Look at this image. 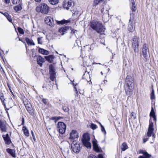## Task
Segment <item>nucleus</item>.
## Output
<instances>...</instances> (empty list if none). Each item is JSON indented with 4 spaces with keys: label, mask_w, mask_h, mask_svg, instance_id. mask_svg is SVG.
<instances>
[{
    "label": "nucleus",
    "mask_w": 158,
    "mask_h": 158,
    "mask_svg": "<svg viewBox=\"0 0 158 158\" xmlns=\"http://www.w3.org/2000/svg\"><path fill=\"white\" fill-rule=\"evenodd\" d=\"M126 81L127 82V89H125V92L127 95H130L133 92V80L130 76H127L126 79Z\"/></svg>",
    "instance_id": "f257e3e1"
},
{
    "label": "nucleus",
    "mask_w": 158,
    "mask_h": 158,
    "mask_svg": "<svg viewBox=\"0 0 158 158\" xmlns=\"http://www.w3.org/2000/svg\"><path fill=\"white\" fill-rule=\"evenodd\" d=\"M90 27L97 32L99 33L102 31L103 29V26L102 23L99 21L93 20L90 23Z\"/></svg>",
    "instance_id": "f03ea898"
},
{
    "label": "nucleus",
    "mask_w": 158,
    "mask_h": 158,
    "mask_svg": "<svg viewBox=\"0 0 158 158\" xmlns=\"http://www.w3.org/2000/svg\"><path fill=\"white\" fill-rule=\"evenodd\" d=\"M49 7L45 3L41 4L37 6L36 10L38 12H40L43 14H47L48 13Z\"/></svg>",
    "instance_id": "7ed1b4c3"
},
{
    "label": "nucleus",
    "mask_w": 158,
    "mask_h": 158,
    "mask_svg": "<svg viewBox=\"0 0 158 158\" xmlns=\"http://www.w3.org/2000/svg\"><path fill=\"white\" fill-rule=\"evenodd\" d=\"M139 38L136 36H134L132 39V48L135 53L139 51Z\"/></svg>",
    "instance_id": "20e7f679"
},
{
    "label": "nucleus",
    "mask_w": 158,
    "mask_h": 158,
    "mask_svg": "<svg viewBox=\"0 0 158 158\" xmlns=\"http://www.w3.org/2000/svg\"><path fill=\"white\" fill-rule=\"evenodd\" d=\"M83 138L82 139V142L84 145L87 148H91V145L89 142L90 136L89 134L85 133L83 135Z\"/></svg>",
    "instance_id": "39448f33"
},
{
    "label": "nucleus",
    "mask_w": 158,
    "mask_h": 158,
    "mask_svg": "<svg viewBox=\"0 0 158 158\" xmlns=\"http://www.w3.org/2000/svg\"><path fill=\"white\" fill-rule=\"evenodd\" d=\"M57 127V130L60 133L63 134L65 133L66 129V125L64 123L59 122Z\"/></svg>",
    "instance_id": "423d86ee"
},
{
    "label": "nucleus",
    "mask_w": 158,
    "mask_h": 158,
    "mask_svg": "<svg viewBox=\"0 0 158 158\" xmlns=\"http://www.w3.org/2000/svg\"><path fill=\"white\" fill-rule=\"evenodd\" d=\"M71 148L73 151L76 153H79L80 150V147L78 142L73 141L71 144Z\"/></svg>",
    "instance_id": "0eeeda50"
},
{
    "label": "nucleus",
    "mask_w": 158,
    "mask_h": 158,
    "mask_svg": "<svg viewBox=\"0 0 158 158\" xmlns=\"http://www.w3.org/2000/svg\"><path fill=\"white\" fill-rule=\"evenodd\" d=\"M55 69V67L53 65L51 64L49 66L50 78L52 81H54L56 78V73Z\"/></svg>",
    "instance_id": "6e6552de"
},
{
    "label": "nucleus",
    "mask_w": 158,
    "mask_h": 158,
    "mask_svg": "<svg viewBox=\"0 0 158 158\" xmlns=\"http://www.w3.org/2000/svg\"><path fill=\"white\" fill-rule=\"evenodd\" d=\"M148 45L146 43L143 44L142 49V52L145 61H147L148 56V55L147 50L148 49Z\"/></svg>",
    "instance_id": "1a4fd4ad"
},
{
    "label": "nucleus",
    "mask_w": 158,
    "mask_h": 158,
    "mask_svg": "<svg viewBox=\"0 0 158 158\" xmlns=\"http://www.w3.org/2000/svg\"><path fill=\"white\" fill-rule=\"evenodd\" d=\"M139 153L143 154V156H140L138 158H151L152 156L148 154L146 151L140 150L139 151Z\"/></svg>",
    "instance_id": "9d476101"
},
{
    "label": "nucleus",
    "mask_w": 158,
    "mask_h": 158,
    "mask_svg": "<svg viewBox=\"0 0 158 158\" xmlns=\"http://www.w3.org/2000/svg\"><path fill=\"white\" fill-rule=\"evenodd\" d=\"M153 123L152 122H150L147 133V136L148 137L151 136L152 134L153 133Z\"/></svg>",
    "instance_id": "9b49d317"
},
{
    "label": "nucleus",
    "mask_w": 158,
    "mask_h": 158,
    "mask_svg": "<svg viewBox=\"0 0 158 158\" xmlns=\"http://www.w3.org/2000/svg\"><path fill=\"white\" fill-rule=\"evenodd\" d=\"M72 3L73 1L72 0H69L67 2H65L63 3V6L64 8H66L67 10H69L70 7L72 6Z\"/></svg>",
    "instance_id": "f8f14e48"
},
{
    "label": "nucleus",
    "mask_w": 158,
    "mask_h": 158,
    "mask_svg": "<svg viewBox=\"0 0 158 158\" xmlns=\"http://www.w3.org/2000/svg\"><path fill=\"white\" fill-rule=\"evenodd\" d=\"M69 139H73L75 138H77L79 136L77 131L74 130H73L70 134Z\"/></svg>",
    "instance_id": "ddd939ff"
},
{
    "label": "nucleus",
    "mask_w": 158,
    "mask_h": 158,
    "mask_svg": "<svg viewBox=\"0 0 158 158\" xmlns=\"http://www.w3.org/2000/svg\"><path fill=\"white\" fill-rule=\"evenodd\" d=\"M2 137L5 141L6 144L9 145L11 143V141L8 134H6V135H3Z\"/></svg>",
    "instance_id": "4468645a"
},
{
    "label": "nucleus",
    "mask_w": 158,
    "mask_h": 158,
    "mask_svg": "<svg viewBox=\"0 0 158 158\" xmlns=\"http://www.w3.org/2000/svg\"><path fill=\"white\" fill-rule=\"evenodd\" d=\"M37 60L38 64L40 66H42V63L45 61L44 58L39 55L37 56Z\"/></svg>",
    "instance_id": "2eb2a0df"
},
{
    "label": "nucleus",
    "mask_w": 158,
    "mask_h": 158,
    "mask_svg": "<svg viewBox=\"0 0 158 158\" xmlns=\"http://www.w3.org/2000/svg\"><path fill=\"white\" fill-rule=\"evenodd\" d=\"M93 144V148L94 150L97 152H99L100 151V149L99 148L96 140H93L92 142Z\"/></svg>",
    "instance_id": "dca6fc26"
},
{
    "label": "nucleus",
    "mask_w": 158,
    "mask_h": 158,
    "mask_svg": "<svg viewBox=\"0 0 158 158\" xmlns=\"http://www.w3.org/2000/svg\"><path fill=\"white\" fill-rule=\"evenodd\" d=\"M0 128L1 130L2 131H6V123L5 122L0 120Z\"/></svg>",
    "instance_id": "f3484780"
},
{
    "label": "nucleus",
    "mask_w": 158,
    "mask_h": 158,
    "mask_svg": "<svg viewBox=\"0 0 158 158\" xmlns=\"http://www.w3.org/2000/svg\"><path fill=\"white\" fill-rule=\"evenodd\" d=\"M25 107L27 111L31 114L32 115L34 114L33 110L32 109V108L31 105L30 103H28V104L26 105Z\"/></svg>",
    "instance_id": "a211bd4d"
},
{
    "label": "nucleus",
    "mask_w": 158,
    "mask_h": 158,
    "mask_svg": "<svg viewBox=\"0 0 158 158\" xmlns=\"http://www.w3.org/2000/svg\"><path fill=\"white\" fill-rule=\"evenodd\" d=\"M6 151L13 157H16L15 151L14 149L8 148L6 149Z\"/></svg>",
    "instance_id": "6ab92c4d"
},
{
    "label": "nucleus",
    "mask_w": 158,
    "mask_h": 158,
    "mask_svg": "<svg viewBox=\"0 0 158 158\" xmlns=\"http://www.w3.org/2000/svg\"><path fill=\"white\" fill-rule=\"evenodd\" d=\"M0 13L5 16L9 22L11 23L12 22V20L11 17V16L8 13L6 12L3 13L1 12L0 11Z\"/></svg>",
    "instance_id": "aec40b11"
},
{
    "label": "nucleus",
    "mask_w": 158,
    "mask_h": 158,
    "mask_svg": "<svg viewBox=\"0 0 158 158\" xmlns=\"http://www.w3.org/2000/svg\"><path fill=\"white\" fill-rule=\"evenodd\" d=\"M7 104L10 108L12 107L14 105V103L12 98L10 97L9 98Z\"/></svg>",
    "instance_id": "412c9836"
},
{
    "label": "nucleus",
    "mask_w": 158,
    "mask_h": 158,
    "mask_svg": "<svg viewBox=\"0 0 158 158\" xmlns=\"http://www.w3.org/2000/svg\"><path fill=\"white\" fill-rule=\"evenodd\" d=\"M150 116L152 117L153 118L154 121H156V119L155 113L152 106L151 108V111L150 113Z\"/></svg>",
    "instance_id": "4be33fe9"
},
{
    "label": "nucleus",
    "mask_w": 158,
    "mask_h": 158,
    "mask_svg": "<svg viewBox=\"0 0 158 158\" xmlns=\"http://www.w3.org/2000/svg\"><path fill=\"white\" fill-rule=\"evenodd\" d=\"M0 99L3 105H4L5 107H6V104L5 101L6 100V98H5L4 94L3 93H0Z\"/></svg>",
    "instance_id": "5701e85b"
},
{
    "label": "nucleus",
    "mask_w": 158,
    "mask_h": 158,
    "mask_svg": "<svg viewBox=\"0 0 158 158\" xmlns=\"http://www.w3.org/2000/svg\"><path fill=\"white\" fill-rule=\"evenodd\" d=\"M45 59L48 62L51 63L53 61V59L54 58V56L53 55H50L48 56L44 57Z\"/></svg>",
    "instance_id": "b1692460"
},
{
    "label": "nucleus",
    "mask_w": 158,
    "mask_h": 158,
    "mask_svg": "<svg viewBox=\"0 0 158 158\" xmlns=\"http://www.w3.org/2000/svg\"><path fill=\"white\" fill-rule=\"evenodd\" d=\"M49 19H51L50 16L46 17L45 19V23L48 24V25H49L50 27H52V24L51 23V22H49Z\"/></svg>",
    "instance_id": "393cba45"
},
{
    "label": "nucleus",
    "mask_w": 158,
    "mask_h": 158,
    "mask_svg": "<svg viewBox=\"0 0 158 158\" xmlns=\"http://www.w3.org/2000/svg\"><path fill=\"white\" fill-rule=\"evenodd\" d=\"M39 52L41 53L44 55H47L49 53V52L47 50H46L44 49L39 48Z\"/></svg>",
    "instance_id": "a878e982"
},
{
    "label": "nucleus",
    "mask_w": 158,
    "mask_h": 158,
    "mask_svg": "<svg viewBox=\"0 0 158 158\" xmlns=\"http://www.w3.org/2000/svg\"><path fill=\"white\" fill-rule=\"evenodd\" d=\"M25 40L28 45H35V43L33 42V41L29 38L26 37L25 38Z\"/></svg>",
    "instance_id": "bb28decb"
},
{
    "label": "nucleus",
    "mask_w": 158,
    "mask_h": 158,
    "mask_svg": "<svg viewBox=\"0 0 158 158\" xmlns=\"http://www.w3.org/2000/svg\"><path fill=\"white\" fill-rule=\"evenodd\" d=\"M55 21H56V23L58 24H63L64 23H69L70 22V20H63L61 21H57L56 20H55Z\"/></svg>",
    "instance_id": "cd10ccee"
},
{
    "label": "nucleus",
    "mask_w": 158,
    "mask_h": 158,
    "mask_svg": "<svg viewBox=\"0 0 158 158\" xmlns=\"http://www.w3.org/2000/svg\"><path fill=\"white\" fill-rule=\"evenodd\" d=\"M131 10L133 11H135L136 10L135 9V5L134 0H131Z\"/></svg>",
    "instance_id": "c85d7f7f"
},
{
    "label": "nucleus",
    "mask_w": 158,
    "mask_h": 158,
    "mask_svg": "<svg viewBox=\"0 0 158 158\" xmlns=\"http://www.w3.org/2000/svg\"><path fill=\"white\" fill-rule=\"evenodd\" d=\"M127 148L128 146L126 143L124 142L122 144L121 149L122 151H124Z\"/></svg>",
    "instance_id": "c756f323"
},
{
    "label": "nucleus",
    "mask_w": 158,
    "mask_h": 158,
    "mask_svg": "<svg viewBox=\"0 0 158 158\" xmlns=\"http://www.w3.org/2000/svg\"><path fill=\"white\" fill-rule=\"evenodd\" d=\"M88 158H103V157L102 155L101 154L98 155V157L94 155L91 154L88 156Z\"/></svg>",
    "instance_id": "7c9ffc66"
},
{
    "label": "nucleus",
    "mask_w": 158,
    "mask_h": 158,
    "mask_svg": "<svg viewBox=\"0 0 158 158\" xmlns=\"http://www.w3.org/2000/svg\"><path fill=\"white\" fill-rule=\"evenodd\" d=\"M19 4V5H17L14 7V10L16 12L21 10L22 9V7L20 4V3Z\"/></svg>",
    "instance_id": "2f4dec72"
},
{
    "label": "nucleus",
    "mask_w": 158,
    "mask_h": 158,
    "mask_svg": "<svg viewBox=\"0 0 158 158\" xmlns=\"http://www.w3.org/2000/svg\"><path fill=\"white\" fill-rule=\"evenodd\" d=\"M23 131L24 133V135L26 136H29V132H28V131L26 127H23Z\"/></svg>",
    "instance_id": "473e14b6"
},
{
    "label": "nucleus",
    "mask_w": 158,
    "mask_h": 158,
    "mask_svg": "<svg viewBox=\"0 0 158 158\" xmlns=\"http://www.w3.org/2000/svg\"><path fill=\"white\" fill-rule=\"evenodd\" d=\"M134 28L133 27L132 25H128V29L129 31L132 32L134 30Z\"/></svg>",
    "instance_id": "72a5a7b5"
},
{
    "label": "nucleus",
    "mask_w": 158,
    "mask_h": 158,
    "mask_svg": "<svg viewBox=\"0 0 158 158\" xmlns=\"http://www.w3.org/2000/svg\"><path fill=\"white\" fill-rule=\"evenodd\" d=\"M49 1L51 4L55 5L58 3L59 0H49Z\"/></svg>",
    "instance_id": "f704fd0d"
},
{
    "label": "nucleus",
    "mask_w": 158,
    "mask_h": 158,
    "mask_svg": "<svg viewBox=\"0 0 158 158\" xmlns=\"http://www.w3.org/2000/svg\"><path fill=\"white\" fill-rule=\"evenodd\" d=\"M13 4H20L21 2V0H11Z\"/></svg>",
    "instance_id": "c9c22d12"
},
{
    "label": "nucleus",
    "mask_w": 158,
    "mask_h": 158,
    "mask_svg": "<svg viewBox=\"0 0 158 158\" xmlns=\"http://www.w3.org/2000/svg\"><path fill=\"white\" fill-rule=\"evenodd\" d=\"M155 98L154 95V91L153 89H152V92L151 94V99H154Z\"/></svg>",
    "instance_id": "e433bc0d"
},
{
    "label": "nucleus",
    "mask_w": 158,
    "mask_h": 158,
    "mask_svg": "<svg viewBox=\"0 0 158 158\" xmlns=\"http://www.w3.org/2000/svg\"><path fill=\"white\" fill-rule=\"evenodd\" d=\"M62 28H64V29H63V31L64 32H66V31H67V30H69L70 28V29H72V28L69 26H65L64 27H62Z\"/></svg>",
    "instance_id": "4c0bfd02"
},
{
    "label": "nucleus",
    "mask_w": 158,
    "mask_h": 158,
    "mask_svg": "<svg viewBox=\"0 0 158 158\" xmlns=\"http://www.w3.org/2000/svg\"><path fill=\"white\" fill-rule=\"evenodd\" d=\"M103 1V0H94V5H97L98 4Z\"/></svg>",
    "instance_id": "58836bf2"
},
{
    "label": "nucleus",
    "mask_w": 158,
    "mask_h": 158,
    "mask_svg": "<svg viewBox=\"0 0 158 158\" xmlns=\"http://www.w3.org/2000/svg\"><path fill=\"white\" fill-rule=\"evenodd\" d=\"M18 31L19 33L21 34H23L24 33V31L20 27H18L17 28Z\"/></svg>",
    "instance_id": "ea45409f"
},
{
    "label": "nucleus",
    "mask_w": 158,
    "mask_h": 158,
    "mask_svg": "<svg viewBox=\"0 0 158 158\" xmlns=\"http://www.w3.org/2000/svg\"><path fill=\"white\" fill-rule=\"evenodd\" d=\"M60 118V117H54L52 118V119L55 120V122L56 123V121H58Z\"/></svg>",
    "instance_id": "a19ab883"
},
{
    "label": "nucleus",
    "mask_w": 158,
    "mask_h": 158,
    "mask_svg": "<svg viewBox=\"0 0 158 158\" xmlns=\"http://www.w3.org/2000/svg\"><path fill=\"white\" fill-rule=\"evenodd\" d=\"M91 127L92 129L94 130L97 128V126L94 123H91Z\"/></svg>",
    "instance_id": "79ce46f5"
},
{
    "label": "nucleus",
    "mask_w": 158,
    "mask_h": 158,
    "mask_svg": "<svg viewBox=\"0 0 158 158\" xmlns=\"http://www.w3.org/2000/svg\"><path fill=\"white\" fill-rule=\"evenodd\" d=\"M101 131L105 135L106 134V132L104 127L102 125H101Z\"/></svg>",
    "instance_id": "37998d69"
},
{
    "label": "nucleus",
    "mask_w": 158,
    "mask_h": 158,
    "mask_svg": "<svg viewBox=\"0 0 158 158\" xmlns=\"http://www.w3.org/2000/svg\"><path fill=\"white\" fill-rule=\"evenodd\" d=\"M42 37H39L37 39L38 43V44H42Z\"/></svg>",
    "instance_id": "c03bdc74"
},
{
    "label": "nucleus",
    "mask_w": 158,
    "mask_h": 158,
    "mask_svg": "<svg viewBox=\"0 0 158 158\" xmlns=\"http://www.w3.org/2000/svg\"><path fill=\"white\" fill-rule=\"evenodd\" d=\"M63 109L65 112H67L69 111V109L66 106H63Z\"/></svg>",
    "instance_id": "a18cd8bd"
},
{
    "label": "nucleus",
    "mask_w": 158,
    "mask_h": 158,
    "mask_svg": "<svg viewBox=\"0 0 158 158\" xmlns=\"http://www.w3.org/2000/svg\"><path fill=\"white\" fill-rule=\"evenodd\" d=\"M63 29H64V28H60L59 29V32L62 35H63L64 34V31H63Z\"/></svg>",
    "instance_id": "49530a36"
},
{
    "label": "nucleus",
    "mask_w": 158,
    "mask_h": 158,
    "mask_svg": "<svg viewBox=\"0 0 158 158\" xmlns=\"http://www.w3.org/2000/svg\"><path fill=\"white\" fill-rule=\"evenodd\" d=\"M71 30V33L74 34L75 36L77 37L76 33L77 32V30L72 29Z\"/></svg>",
    "instance_id": "de8ad7c7"
},
{
    "label": "nucleus",
    "mask_w": 158,
    "mask_h": 158,
    "mask_svg": "<svg viewBox=\"0 0 158 158\" xmlns=\"http://www.w3.org/2000/svg\"><path fill=\"white\" fill-rule=\"evenodd\" d=\"M143 143H145L148 140V138H147L146 136H145V137L143 138Z\"/></svg>",
    "instance_id": "09e8293b"
},
{
    "label": "nucleus",
    "mask_w": 158,
    "mask_h": 158,
    "mask_svg": "<svg viewBox=\"0 0 158 158\" xmlns=\"http://www.w3.org/2000/svg\"><path fill=\"white\" fill-rule=\"evenodd\" d=\"M23 103L24 105L25 106L27 105L28 104V103H30V102L26 100L23 101Z\"/></svg>",
    "instance_id": "8fccbe9b"
},
{
    "label": "nucleus",
    "mask_w": 158,
    "mask_h": 158,
    "mask_svg": "<svg viewBox=\"0 0 158 158\" xmlns=\"http://www.w3.org/2000/svg\"><path fill=\"white\" fill-rule=\"evenodd\" d=\"M131 115L132 117L134 119L135 118H136V114H135L134 112H132L131 114Z\"/></svg>",
    "instance_id": "3c124183"
},
{
    "label": "nucleus",
    "mask_w": 158,
    "mask_h": 158,
    "mask_svg": "<svg viewBox=\"0 0 158 158\" xmlns=\"http://www.w3.org/2000/svg\"><path fill=\"white\" fill-rule=\"evenodd\" d=\"M54 21L53 19L51 18V19H49V22H51L53 26L54 25Z\"/></svg>",
    "instance_id": "603ef678"
},
{
    "label": "nucleus",
    "mask_w": 158,
    "mask_h": 158,
    "mask_svg": "<svg viewBox=\"0 0 158 158\" xmlns=\"http://www.w3.org/2000/svg\"><path fill=\"white\" fill-rule=\"evenodd\" d=\"M129 25H133V20H131V18L129 20Z\"/></svg>",
    "instance_id": "864d4df0"
},
{
    "label": "nucleus",
    "mask_w": 158,
    "mask_h": 158,
    "mask_svg": "<svg viewBox=\"0 0 158 158\" xmlns=\"http://www.w3.org/2000/svg\"><path fill=\"white\" fill-rule=\"evenodd\" d=\"M42 101H43V102L46 104V103H47V102L46 101V99H43V100H42Z\"/></svg>",
    "instance_id": "5fc2aeb1"
},
{
    "label": "nucleus",
    "mask_w": 158,
    "mask_h": 158,
    "mask_svg": "<svg viewBox=\"0 0 158 158\" xmlns=\"http://www.w3.org/2000/svg\"><path fill=\"white\" fill-rule=\"evenodd\" d=\"M31 134H32L33 137H35L34 135V134L33 133V132L32 131H31Z\"/></svg>",
    "instance_id": "6e6d98bb"
},
{
    "label": "nucleus",
    "mask_w": 158,
    "mask_h": 158,
    "mask_svg": "<svg viewBox=\"0 0 158 158\" xmlns=\"http://www.w3.org/2000/svg\"><path fill=\"white\" fill-rule=\"evenodd\" d=\"M42 0H35V1L36 2H40Z\"/></svg>",
    "instance_id": "4d7b16f0"
},
{
    "label": "nucleus",
    "mask_w": 158,
    "mask_h": 158,
    "mask_svg": "<svg viewBox=\"0 0 158 158\" xmlns=\"http://www.w3.org/2000/svg\"><path fill=\"white\" fill-rule=\"evenodd\" d=\"M106 15L107 16V19L106 20H107L109 19V16H108V15L107 14H106Z\"/></svg>",
    "instance_id": "13d9d810"
},
{
    "label": "nucleus",
    "mask_w": 158,
    "mask_h": 158,
    "mask_svg": "<svg viewBox=\"0 0 158 158\" xmlns=\"http://www.w3.org/2000/svg\"><path fill=\"white\" fill-rule=\"evenodd\" d=\"M32 56L33 57L35 58V56H35L33 54H32ZM36 56L37 57V56Z\"/></svg>",
    "instance_id": "bf43d9fd"
},
{
    "label": "nucleus",
    "mask_w": 158,
    "mask_h": 158,
    "mask_svg": "<svg viewBox=\"0 0 158 158\" xmlns=\"http://www.w3.org/2000/svg\"><path fill=\"white\" fill-rule=\"evenodd\" d=\"M152 136L154 138H155V136H154V134H153V133L152 134Z\"/></svg>",
    "instance_id": "052dcab7"
},
{
    "label": "nucleus",
    "mask_w": 158,
    "mask_h": 158,
    "mask_svg": "<svg viewBox=\"0 0 158 158\" xmlns=\"http://www.w3.org/2000/svg\"><path fill=\"white\" fill-rule=\"evenodd\" d=\"M24 123V120L23 118V121H22V124H23Z\"/></svg>",
    "instance_id": "680f3d73"
},
{
    "label": "nucleus",
    "mask_w": 158,
    "mask_h": 158,
    "mask_svg": "<svg viewBox=\"0 0 158 158\" xmlns=\"http://www.w3.org/2000/svg\"><path fill=\"white\" fill-rule=\"evenodd\" d=\"M73 12H74V13H73V15L74 14H75V12H76V11H74V10H73Z\"/></svg>",
    "instance_id": "e2e57ef3"
},
{
    "label": "nucleus",
    "mask_w": 158,
    "mask_h": 158,
    "mask_svg": "<svg viewBox=\"0 0 158 158\" xmlns=\"http://www.w3.org/2000/svg\"><path fill=\"white\" fill-rule=\"evenodd\" d=\"M84 81H85L86 82H88V81L86 80V79H85V80H84Z\"/></svg>",
    "instance_id": "0e129e2a"
},
{
    "label": "nucleus",
    "mask_w": 158,
    "mask_h": 158,
    "mask_svg": "<svg viewBox=\"0 0 158 158\" xmlns=\"http://www.w3.org/2000/svg\"><path fill=\"white\" fill-rule=\"evenodd\" d=\"M99 124H100V126H101V125H102L100 123H99Z\"/></svg>",
    "instance_id": "69168bd1"
},
{
    "label": "nucleus",
    "mask_w": 158,
    "mask_h": 158,
    "mask_svg": "<svg viewBox=\"0 0 158 158\" xmlns=\"http://www.w3.org/2000/svg\"><path fill=\"white\" fill-rule=\"evenodd\" d=\"M96 64H101V63H98V64L96 63Z\"/></svg>",
    "instance_id": "338daca9"
},
{
    "label": "nucleus",
    "mask_w": 158,
    "mask_h": 158,
    "mask_svg": "<svg viewBox=\"0 0 158 158\" xmlns=\"http://www.w3.org/2000/svg\"><path fill=\"white\" fill-rule=\"evenodd\" d=\"M101 74H103V73H102V72H101Z\"/></svg>",
    "instance_id": "774afa93"
}]
</instances>
